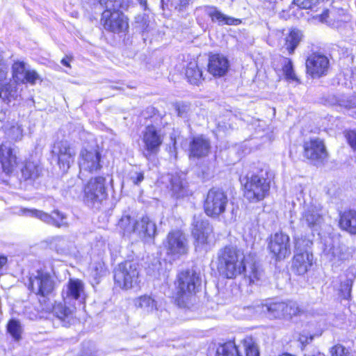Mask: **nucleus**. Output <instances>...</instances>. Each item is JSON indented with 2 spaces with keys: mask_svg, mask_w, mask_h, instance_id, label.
<instances>
[{
  "mask_svg": "<svg viewBox=\"0 0 356 356\" xmlns=\"http://www.w3.org/2000/svg\"><path fill=\"white\" fill-rule=\"evenodd\" d=\"M243 253L233 246H226L218 252L217 268L219 273L228 279L235 278L244 273L250 284L257 283L264 276L263 270L255 263L247 266Z\"/></svg>",
  "mask_w": 356,
  "mask_h": 356,
  "instance_id": "nucleus-1",
  "label": "nucleus"
},
{
  "mask_svg": "<svg viewBox=\"0 0 356 356\" xmlns=\"http://www.w3.org/2000/svg\"><path fill=\"white\" fill-rule=\"evenodd\" d=\"M201 285V279L193 269L179 271L175 281V302L181 308H188L195 300V294Z\"/></svg>",
  "mask_w": 356,
  "mask_h": 356,
  "instance_id": "nucleus-2",
  "label": "nucleus"
},
{
  "mask_svg": "<svg viewBox=\"0 0 356 356\" xmlns=\"http://www.w3.org/2000/svg\"><path fill=\"white\" fill-rule=\"evenodd\" d=\"M129 3V0H100V3L106 8L101 19V23L106 30L120 33L128 29L127 19L119 9L127 8Z\"/></svg>",
  "mask_w": 356,
  "mask_h": 356,
  "instance_id": "nucleus-3",
  "label": "nucleus"
},
{
  "mask_svg": "<svg viewBox=\"0 0 356 356\" xmlns=\"http://www.w3.org/2000/svg\"><path fill=\"white\" fill-rule=\"evenodd\" d=\"M270 181L267 172L261 171L259 174L247 177L244 185V196L250 202H257L264 199L270 191Z\"/></svg>",
  "mask_w": 356,
  "mask_h": 356,
  "instance_id": "nucleus-4",
  "label": "nucleus"
},
{
  "mask_svg": "<svg viewBox=\"0 0 356 356\" xmlns=\"http://www.w3.org/2000/svg\"><path fill=\"white\" fill-rule=\"evenodd\" d=\"M166 255L172 260H177L186 255L189 245L186 235L180 230L170 232L163 241Z\"/></svg>",
  "mask_w": 356,
  "mask_h": 356,
  "instance_id": "nucleus-5",
  "label": "nucleus"
},
{
  "mask_svg": "<svg viewBox=\"0 0 356 356\" xmlns=\"http://www.w3.org/2000/svg\"><path fill=\"white\" fill-rule=\"evenodd\" d=\"M115 284L123 289H129L139 283V266L137 263L125 261L119 264L114 272Z\"/></svg>",
  "mask_w": 356,
  "mask_h": 356,
  "instance_id": "nucleus-6",
  "label": "nucleus"
},
{
  "mask_svg": "<svg viewBox=\"0 0 356 356\" xmlns=\"http://www.w3.org/2000/svg\"><path fill=\"white\" fill-rule=\"evenodd\" d=\"M165 132L159 126H147L142 132V141L144 143L145 156L148 159L156 154L163 142Z\"/></svg>",
  "mask_w": 356,
  "mask_h": 356,
  "instance_id": "nucleus-7",
  "label": "nucleus"
},
{
  "mask_svg": "<svg viewBox=\"0 0 356 356\" xmlns=\"http://www.w3.org/2000/svg\"><path fill=\"white\" fill-rule=\"evenodd\" d=\"M227 203L228 198L223 191L211 188L209 191L204 201V211L209 216L218 217L225 211Z\"/></svg>",
  "mask_w": 356,
  "mask_h": 356,
  "instance_id": "nucleus-8",
  "label": "nucleus"
},
{
  "mask_svg": "<svg viewBox=\"0 0 356 356\" xmlns=\"http://www.w3.org/2000/svg\"><path fill=\"white\" fill-rule=\"evenodd\" d=\"M51 153L57 159L59 168L67 171L74 163L76 149L67 140H59L54 143Z\"/></svg>",
  "mask_w": 356,
  "mask_h": 356,
  "instance_id": "nucleus-9",
  "label": "nucleus"
},
{
  "mask_svg": "<svg viewBox=\"0 0 356 356\" xmlns=\"http://www.w3.org/2000/svg\"><path fill=\"white\" fill-rule=\"evenodd\" d=\"M105 178L97 177L89 180L84 187V201L88 205L100 202L106 197Z\"/></svg>",
  "mask_w": 356,
  "mask_h": 356,
  "instance_id": "nucleus-10",
  "label": "nucleus"
},
{
  "mask_svg": "<svg viewBox=\"0 0 356 356\" xmlns=\"http://www.w3.org/2000/svg\"><path fill=\"white\" fill-rule=\"evenodd\" d=\"M55 281L53 277L47 272L38 270L36 275L29 279V289L35 294L47 296L55 289Z\"/></svg>",
  "mask_w": 356,
  "mask_h": 356,
  "instance_id": "nucleus-11",
  "label": "nucleus"
},
{
  "mask_svg": "<svg viewBox=\"0 0 356 356\" xmlns=\"http://www.w3.org/2000/svg\"><path fill=\"white\" fill-rule=\"evenodd\" d=\"M101 154L97 149H82L79 156V175L97 172L102 168Z\"/></svg>",
  "mask_w": 356,
  "mask_h": 356,
  "instance_id": "nucleus-12",
  "label": "nucleus"
},
{
  "mask_svg": "<svg viewBox=\"0 0 356 356\" xmlns=\"http://www.w3.org/2000/svg\"><path fill=\"white\" fill-rule=\"evenodd\" d=\"M268 247L277 260L284 259L291 254L290 238L282 232L270 236Z\"/></svg>",
  "mask_w": 356,
  "mask_h": 356,
  "instance_id": "nucleus-13",
  "label": "nucleus"
},
{
  "mask_svg": "<svg viewBox=\"0 0 356 356\" xmlns=\"http://www.w3.org/2000/svg\"><path fill=\"white\" fill-rule=\"evenodd\" d=\"M8 72V65L3 56L0 54V99L8 104L15 100L19 96V91L14 83L4 84Z\"/></svg>",
  "mask_w": 356,
  "mask_h": 356,
  "instance_id": "nucleus-14",
  "label": "nucleus"
},
{
  "mask_svg": "<svg viewBox=\"0 0 356 356\" xmlns=\"http://www.w3.org/2000/svg\"><path fill=\"white\" fill-rule=\"evenodd\" d=\"M303 147L304 156L316 163H323L327 157L324 143L318 138L305 141Z\"/></svg>",
  "mask_w": 356,
  "mask_h": 356,
  "instance_id": "nucleus-15",
  "label": "nucleus"
},
{
  "mask_svg": "<svg viewBox=\"0 0 356 356\" xmlns=\"http://www.w3.org/2000/svg\"><path fill=\"white\" fill-rule=\"evenodd\" d=\"M329 65L327 56L319 53L312 54L306 60L307 73L313 78H319L327 74Z\"/></svg>",
  "mask_w": 356,
  "mask_h": 356,
  "instance_id": "nucleus-16",
  "label": "nucleus"
},
{
  "mask_svg": "<svg viewBox=\"0 0 356 356\" xmlns=\"http://www.w3.org/2000/svg\"><path fill=\"white\" fill-rule=\"evenodd\" d=\"M324 222L322 209L320 206L307 205L302 213L300 223L313 231H318Z\"/></svg>",
  "mask_w": 356,
  "mask_h": 356,
  "instance_id": "nucleus-17",
  "label": "nucleus"
},
{
  "mask_svg": "<svg viewBox=\"0 0 356 356\" xmlns=\"http://www.w3.org/2000/svg\"><path fill=\"white\" fill-rule=\"evenodd\" d=\"M285 302L266 300L265 303L248 306L246 309L253 314H264L272 318H284Z\"/></svg>",
  "mask_w": 356,
  "mask_h": 356,
  "instance_id": "nucleus-18",
  "label": "nucleus"
},
{
  "mask_svg": "<svg viewBox=\"0 0 356 356\" xmlns=\"http://www.w3.org/2000/svg\"><path fill=\"white\" fill-rule=\"evenodd\" d=\"M22 211L25 216L37 218L49 225H51L57 227L67 225V222L65 221L66 216L58 210H54L51 214H49L38 209H24Z\"/></svg>",
  "mask_w": 356,
  "mask_h": 356,
  "instance_id": "nucleus-19",
  "label": "nucleus"
},
{
  "mask_svg": "<svg viewBox=\"0 0 356 356\" xmlns=\"http://www.w3.org/2000/svg\"><path fill=\"white\" fill-rule=\"evenodd\" d=\"M211 233L212 228L207 220H202L201 216H194L192 234L196 248L207 244Z\"/></svg>",
  "mask_w": 356,
  "mask_h": 356,
  "instance_id": "nucleus-20",
  "label": "nucleus"
},
{
  "mask_svg": "<svg viewBox=\"0 0 356 356\" xmlns=\"http://www.w3.org/2000/svg\"><path fill=\"white\" fill-rule=\"evenodd\" d=\"M0 163L2 170L6 175L11 174L17 167V149L10 143L0 145Z\"/></svg>",
  "mask_w": 356,
  "mask_h": 356,
  "instance_id": "nucleus-21",
  "label": "nucleus"
},
{
  "mask_svg": "<svg viewBox=\"0 0 356 356\" xmlns=\"http://www.w3.org/2000/svg\"><path fill=\"white\" fill-rule=\"evenodd\" d=\"M84 294V284L78 279H70L63 289L62 296L63 301L74 302L78 300Z\"/></svg>",
  "mask_w": 356,
  "mask_h": 356,
  "instance_id": "nucleus-22",
  "label": "nucleus"
},
{
  "mask_svg": "<svg viewBox=\"0 0 356 356\" xmlns=\"http://www.w3.org/2000/svg\"><path fill=\"white\" fill-rule=\"evenodd\" d=\"M211 149V143L209 139L203 136L194 137L190 142L189 156L197 159L208 156Z\"/></svg>",
  "mask_w": 356,
  "mask_h": 356,
  "instance_id": "nucleus-23",
  "label": "nucleus"
},
{
  "mask_svg": "<svg viewBox=\"0 0 356 356\" xmlns=\"http://www.w3.org/2000/svg\"><path fill=\"white\" fill-rule=\"evenodd\" d=\"M313 254L308 250L300 252H296L293 259V270L298 275H304L311 268Z\"/></svg>",
  "mask_w": 356,
  "mask_h": 356,
  "instance_id": "nucleus-24",
  "label": "nucleus"
},
{
  "mask_svg": "<svg viewBox=\"0 0 356 356\" xmlns=\"http://www.w3.org/2000/svg\"><path fill=\"white\" fill-rule=\"evenodd\" d=\"M229 67V60L223 55L217 54L209 57L208 72L213 76L220 77L225 75Z\"/></svg>",
  "mask_w": 356,
  "mask_h": 356,
  "instance_id": "nucleus-25",
  "label": "nucleus"
},
{
  "mask_svg": "<svg viewBox=\"0 0 356 356\" xmlns=\"http://www.w3.org/2000/svg\"><path fill=\"white\" fill-rule=\"evenodd\" d=\"M51 245L60 254L72 255L76 252L74 240L70 236H56L52 238Z\"/></svg>",
  "mask_w": 356,
  "mask_h": 356,
  "instance_id": "nucleus-26",
  "label": "nucleus"
},
{
  "mask_svg": "<svg viewBox=\"0 0 356 356\" xmlns=\"http://www.w3.org/2000/svg\"><path fill=\"white\" fill-rule=\"evenodd\" d=\"M42 173V168L38 160L28 159L25 161L21 168L22 177L25 181H34Z\"/></svg>",
  "mask_w": 356,
  "mask_h": 356,
  "instance_id": "nucleus-27",
  "label": "nucleus"
},
{
  "mask_svg": "<svg viewBox=\"0 0 356 356\" xmlns=\"http://www.w3.org/2000/svg\"><path fill=\"white\" fill-rule=\"evenodd\" d=\"M76 307L74 302H67V303L59 302L53 308L54 314L60 320L66 323H70L74 318Z\"/></svg>",
  "mask_w": 356,
  "mask_h": 356,
  "instance_id": "nucleus-28",
  "label": "nucleus"
},
{
  "mask_svg": "<svg viewBox=\"0 0 356 356\" xmlns=\"http://www.w3.org/2000/svg\"><path fill=\"white\" fill-rule=\"evenodd\" d=\"M156 232V224L149 217L143 216L140 220H138L134 233L137 234L140 238L145 240L152 238L155 236Z\"/></svg>",
  "mask_w": 356,
  "mask_h": 356,
  "instance_id": "nucleus-29",
  "label": "nucleus"
},
{
  "mask_svg": "<svg viewBox=\"0 0 356 356\" xmlns=\"http://www.w3.org/2000/svg\"><path fill=\"white\" fill-rule=\"evenodd\" d=\"M324 252L327 258L334 264L346 260L349 256L346 248L339 243L327 246L324 249Z\"/></svg>",
  "mask_w": 356,
  "mask_h": 356,
  "instance_id": "nucleus-30",
  "label": "nucleus"
},
{
  "mask_svg": "<svg viewBox=\"0 0 356 356\" xmlns=\"http://www.w3.org/2000/svg\"><path fill=\"white\" fill-rule=\"evenodd\" d=\"M138 220L133 211H124L118 222V227L121 229L124 234L134 233Z\"/></svg>",
  "mask_w": 356,
  "mask_h": 356,
  "instance_id": "nucleus-31",
  "label": "nucleus"
},
{
  "mask_svg": "<svg viewBox=\"0 0 356 356\" xmlns=\"http://www.w3.org/2000/svg\"><path fill=\"white\" fill-rule=\"evenodd\" d=\"M204 12L211 17L213 22H218L220 24L232 25L238 24L239 22L238 19L224 15L214 6H205Z\"/></svg>",
  "mask_w": 356,
  "mask_h": 356,
  "instance_id": "nucleus-32",
  "label": "nucleus"
},
{
  "mask_svg": "<svg viewBox=\"0 0 356 356\" xmlns=\"http://www.w3.org/2000/svg\"><path fill=\"white\" fill-rule=\"evenodd\" d=\"M168 179L170 182L169 188L173 195L177 197L183 196L186 187V182L184 177H181L180 175L176 173L168 175Z\"/></svg>",
  "mask_w": 356,
  "mask_h": 356,
  "instance_id": "nucleus-33",
  "label": "nucleus"
},
{
  "mask_svg": "<svg viewBox=\"0 0 356 356\" xmlns=\"http://www.w3.org/2000/svg\"><path fill=\"white\" fill-rule=\"evenodd\" d=\"M339 225L343 229L351 234H356V211L353 210L344 211L341 215Z\"/></svg>",
  "mask_w": 356,
  "mask_h": 356,
  "instance_id": "nucleus-34",
  "label": "nucleus"
},
{
  "mask_svg": "<svg viewBox=\"0 0 356 356\" xmlns=\"http://www.w3.org/2000/svg\"><path fill=\"white\" fill-rule=\"evenodd\" d=\"M136 307L143 309L144 312L152 313L157 310V302L152 296L148 295L141 296L134 300Z\"/></svg>",
  "mask_w": 356,
  "mask_h": 356,
  "instance_id": "nucleus-35",
  "label": "nucleus"
},
{
  "mask_svg": "<svg viewBox=\"0 0 356 356\" xmlns=\"http://www.w3.org/2000/svg\"><path fill=\"white\" fill-rule=\"evenodd\" d=\"M302 38V33L298 29H293L285 38L283 48H285L289 54H293Z\"/></svg>",
  "mask_w": 356,
  "mask_h": 356,
  "instance_id": "nucleus-36",
  "label": "nucleus"
},
{
  "mask_svg": "<svg viewBox=\"0 0 356 356\" xmlns=\"http://www.w3.org/2000/svg\"><path fill=\"white\" fill-rule=\"evenodd\" d=\"M186 76L188 81L193 84H198L202 80V72L195 61L188 64L186 69Z\"/></svg>",
  "mask_w": 356,
  "mask_h": 356,
  "instance_id": "nucleus-37",
  "label": "nucleus"
},
{
  "mask_svg": "<svg viewBox=\"0 0 356 356\" xmlns=\"http://www.w3.org/2000/svg\"><path fill=\"white\" fill-rule=\"evenodd\" d=\"M216 356H241L238 347L232 341L220 344L216 349Z\"/></svg>",
  "mask_w": 356,
  "mask_h": 356,
  "instance_id": "nucleus-38",
  "label": "nucleus"
},
{
  "mask_svg": "<svg viewBox=\"0 0 356 356\" xmlns=\"http://www.w3.org/2000/svg\"><path fill=\"white\" fill-rule=\"evenodd\" d=\"M347 16L343 9H334L332 10H325L321 14V19L322 22H343L347 19Z\"/></svg>",
  "mask_w": 356,
  "mask_h": 356,
  "instance_id": "nucleus-39",
  "label": "nucleus"
},
{
  "mask_svg": "<svg viewBox=\"0 0 356 356\" xmlns=\"http://www.w3.org/2000/svg\"><path fill=\"white\" fill-rule=\"evenodd\" d=\"M13 69V77L15 80V83L17 85V82L25 83L26 74L28 70L26 63L24 62H15L12 67Z\"/></svg>",
  "mask_w": 356,
  "mask_h": 356,
  "instance_id": "nucleus-40",
  "label": "nucleus"
},
{
  "mask_svg": "<svg viewBox=\"0 0 356 356\" xmlns=\"http://www.w3.org/2000/svg\"><path fill=\"white\" fill-rule=\"evenodd\" d=\"M282 65V71L285 79L289 81H298V79L293 70L291 60L288 58H283Z\"/></svg>",
  "mask_w": 356,
  "mask_h": 356,
  "instance_id": "nucleus-41",
  "label": "nucleus"
},
{
  "mask_svg": "<svg viewBox=\"0 0 356 356\" xmlns=\"http://www.w3.org/2000/svg\"><path fill=\"white\" fill-rule=\"evenodd\" d=\"M242 348L245 353V356H259L258 347L252 337H246L243 339Z\"/></svg>",
  "mask_w": 356,
  "mask_h": 356,
  "instance_id": "nucleus-42",
  "label": "nucleus"
},
{
  "mask_svg": "<svg viewBox=\"0 0 356 356\" xmlns=\"http://www.w3.org/2000/svg\"><path fill=\"white\" fill-rule=\"evenodd\" d=\"M7 330L8 333L15 340H19L21 338L22 332V326L16 320H11L9 321Z\"/></svg>",
  "mask_w": 356,
  "mask_h": 356,
  "instance_id": "nucleus-43",
  "label": "nucleus"
},
{
  "mask_svg": "<svg viewBox=\"0 0 356 356\" xmlns=\"http://www.w3.org/2000/svg\"><path fill=\"white\" fill-rule=\"evenodd\" d=\"M284 318L296 316L300 312V309L297 302L293 301L285 302Z\"/></svg>",
  "mask_w": 356,
  "mask_h": 356,
  "instance_id": "nucleus-44",
  "label": "nucleus"
},
{
  "mask_svg": "<svg viewBox=\"0 0 356 356\" xmlns=\"http://www.w3.org/2000/svg\"><path fill=\"white\" fill-rule=\"evenodd\" d=\"M295 253L296 252H303L307 250L308 247L312 243L311 241L297 236H293Z\"/></svg>",
  "mask_w": 356,
  "mask_h": 356,
  "instance_id": "nucleus-45",
  "label": "nucleus"
},
{
  "mask_svg": "<svg viewBox=\"0 0 356 356\" xmlns=\"http://www.w3.org/2000/svg\"><path fill=\"white\" fill-rule=\"evenodd\" d=\"M332 356H353L348 349L341 344H337L331 349Z\"/></svg>",
  "mask_w": 356,
  "mask_h": 356,
  "instance_id": "nucleus-46",
  "label": "nucleus"
},
{
  "mask_svg": "<svg viewBox=\"0 0 356 356\" xmlns=\"http://www.w3.org/2000/svg\"><path fill=\"white\" fill-rule=\"evenodd\" d=\"M320 0H293V2L298 7L303 9H311L316 6Z\"/></svg>",
  "mask_w": 356,
  "mask_h": 356,
  "instance_id": "nucleus-47",
  "label": "nucleus"
},
{
  "mask_svg": "<svg viewBox=\"0 0 356 356\" xmlns=\"http://www.w3.org/2000/svg\"><path fill=\"white\" fill-rule=\"evenodd\" d=\"M129 177L134 184L138 185L144 179V175L143 172L131 170L129 173Z\"/></svg>",
  "mask_w": 356,
  "mask_h": 356,
  "instance_id": "nucleus-48",
  "label": "nucleus"
},
{
  "mask_svg": "<svg viewBox=\"0 0 356 356\" xmlns=\"http://www.w3.org/2000/svg\"><path fill=\"white\" fill-rule=\"evenodd\" d=\"M25 83H29L31 85L35 84L36 81L40 79L39 74L33 70L28 69L25 75Z\"/></svg>",
  "mask_w": 356,
  "mask_h": 356,
  "instance_id": "nucleus-49",
  "label": "nucleus"
},
{
  "mask_svg": "<svg viewBox=\"0 0 356 356\" xmlns=\"http://www.w3.org/2000/svg\"><path fill=\"white\" fill-rule=\"evenodd\" d=\"M148 15L146 14L138 15L136 17V22L139 25L141 29L145 30L149 26Z\"/></svg>",
  "mask_w": 356,
  "mask_h": 356,
  "instance_id": "nucleus-50",
  "label": "nucleus"
},
{
  "mask_svg": "<svg viewBox=\"0 0 356 356\" xmlns=\"http://www.w3.org/2000/svg\"><path fill=\"white\" fill-rule=\"evenodd\" d=\"M176 110L179 117L186 118L187 113L190 111V106L187 104H176Z\"/></svg>",
  "mask_w": 356,
  "mask_h": 356,
  "instance_id": "nucleus-51",
  "label": "nucleus"
},
{
  "mask_svg": "<svg viewBox=\"0 0 356 356\" xmlns=\"http://www.w3.org/2000/svg\"><path fill=\"white\" fill-rule=\"evenodd\" d=\"M8 137L13 140H17L22 135V131L18 126H12L8 133Z\"/></svg>",
  "mask_w": 356,
  "mask_h": 356,
  "instance_id": "nucleus-52",
  "label": "nucleus"
},
{
  "mask_svg": "<svg viewBox=\"0 0 356 356\" xmlns=\"http://www.w3.org/2000/svg\"><path fill=\"white\" fill-rule=\"evenodd\" d=\"M346 137L350 147L356 150V131H349L346 133Z\"/></svg>",
  "mask_w": 356,
  "mask_h": 356,
  "instance_id": "nucleus-53",
  "label": "nucleus"
},
{
  "mask_svg": "<svg viewBox=\"0 0 356 356\" xmlns=\"http://www.w3.org/2000/svg\"><path fill=\"white\" fill-rule=\"evenodd\" d=\"M341 292L343 293L342 296L345 298H348L350 296V291L352 288V280H348L346 281L345 284L342 286Z\"/></svg>",
  "mask_w": 356,
  "mask_h": 356,
  "instance_id": "nucleus-54",
  "label": "nucleus"
},
{
  "mask_svg": "<svg viewBox=\"0 0 356 356\" xmlns=\"http://www.w3.org/2000/svg\"><path fill=\"white\" fill-rule=\"evenodd\" d=\"M7 263V257L4 256H0V270L5 266Z\"/></svg>",
  "mask_w": 356,
  "mask_h": 356,
  "instance_id": "nucleus-55",
  "label": "nucleus"
},
{
  "mask_svg": "<svg viewBox=\"0 0 356 356\" xmlns=\"http://www.w3.org/2000/svg\"><path fill=\"white\" fill-rule=\"evenodd\" d=\"M140 3V4L144 7V9L146 10L147 8V0H138Z\"/></svg>",
  "mask_w": 356,
  "mask_h": 356,
  "instance_id": "nucleus-56",
  "label": "nucleus"
},
{
  "mask_svg": "<svg viewBox=\"0 0 356 356\" xmlns=\"http://www.w3.org/2000/svg\"><path fill=\"white\" fill-rule=\"evenodd\" d=\"M61 63L63 65H65L67 67H70V63H69V60H67V58H63L62 60H61Z\"/></svg>",
  "mask_w": 356,
  "mask_h": 356,
  "instance_id": "nucleus-57",
  "label": "nucleus"
},
{
  "mask_svg": "<svg viewBox=\"0 0 356 356\" xmlns=\"http://www.w3.org/2000/svg\"><path fill=\"white\" fill-rule=\"evenodd\" d=\"M83 175H79V177H81V179H83V177H83Z\"/></svg>",
  "mask_w": 356,
  "mask_h": 356,
  "instance_id": "nucleus-58",
  "label": "nucleus"
}]
</instances>
